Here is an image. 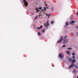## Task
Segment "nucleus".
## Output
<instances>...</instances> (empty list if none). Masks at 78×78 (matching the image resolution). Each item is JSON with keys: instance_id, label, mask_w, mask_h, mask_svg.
Wrapping results in <instances>:
<instances>
[{"instance_id": "4", "label": "nucleus", "mask_w": 78, "mask_h": 78, "mask_svg": "<svg viewBox=\"0 0 78 78\" xmlns=\"http://www.w3.org/2000/svg\"><path fill=\"white\" fill-rule=\"evenodd\" d=\"M63 40V37H61L59 40L57 42V44H59L60 42H61Z\"/></svg>"}, {"instance_id": "9", "label": "nucleus", "mask_w": 78, "mask_h": 78, "mask_svg": "<svg viewBox=\"0 0 78 78\" xmlns=\"http://www.w3.org/2000/svg\"><path fill=\"white\" fill-rule=\"evenodd\" d=\"M66 54H67L68 55H70V51H66Z\"/></svg>"}, {"instance_id": "8", "label": "nucleus", "mask_w": 78, "mask_h": 78, "mask_svg": "<svg viewBox=\"0 0 78 78\" xmlns=\"http://www.w3.org/2000/svg\"><path fill=\"white\" fill-rule=\"evenodd\" d=\"M67 42H68V40H67V39H66L64 41L63 43V44H66Z\"/></svg>"}, {"instance_id": "1", "label": "nucleus", "mask_w": 78, "mask_h": 78, "mask_svg": "<svg viewBox=\"0 0 78 78\" xmlns=\"http://www.w3.org/2000/svg\"><path fill=\"white\" fill-rule=\"evenodd\" d=\"M44 25L45 27H46V28H48V27H49V23H48V21L46 22V24L45 23H44Z\"/></svg>"}, {"instance_id": "15", "label": "nucleus", "mask_w": 78, "mask_h": 78, "mask_svg": "<svg viewBox=\"0 0 78 78\" xmlns=\"http://www.w3.org/2000/svg\"><path fill=\"white\" fill-rule=\"evenodd\" d=\"M54 23V21H52L51 22V24H53Z\"/></svg>"}, {"instance_id": "40", "label": "nucleus", "mask_w": 78, "mask_h": 78, "mask_svg": "<svg viewBox=\"0 0 78 78\" xmlns=\"http://www.w3.org/2000/svg\"><path fill=\"white\" fill-rule=\"evenodd\" d=\"M45 3H46V2H44Z\"/></svg>"}, {"instance_id": "35", "label": "nucleus", "mask_w": 78, "mask_h": 78, "mask_svg": "<svg viewBox=\"0 0 78 78\" xmlns=\"http://www.w3.org/2000/svg\"><path fill=\"white\" fill-rule=\"evenodd\" d=\"M45 5L46 6H47V4H46Z\"/></svg>"}, {"instance_id": "30", "label": "nucleus", "mask_w": 78, "mask_h": 78, "mask_svg": "<svg viewBox=\"0 0 78 78\" xmlns=\"http://www.w3.org/2000/svg\"><path fill=\"white\" fill-rule=\"evenodd\" d=\"M51 9L52 10H53V7H52L51 8Z\"/></svg>"}, {"instance_id": "24", "label": "nucleus", "mask_w": 78, "mask_h": 78, "mask_svg": "<svg viewBox=\"0 0 78 78\" xmlns=\"http://www.w3.org/2000/svg\"><path fill=\"white\" fill-rule=\"evenodd\" d=\"M42 26L41 25L40 26V29H41V28H42Z\"/></svg>"}, {"instance_id": "39", "label": "nucleus", "mask_w": 78, "mask_h": 78, "mask_svg": "<svg viewBox=\"0 0 78 78\" xmlns=\"http://www.w3.org/2000/svg\"><path fill=\"white\" fill-rule=\"evenodd\" d=\"M37 4H36V5H37Z\"/></svg>"}, {"instance_id": "29", "label": "nucleus", "mask_w": 78, "mask_h": 78, "mask_svg": "<svg viewBox=\"0 0 78 78\" xmlns=\"http://www.w3.org/2000/svg\"><path fill=\"white\" fill-rule=\"evenodd\" d=\"M76 66H78V63H76V65H75Z\"/></svg>"}, {"instance_id": "22", "label": "nucleus", "mask_w": 78, "mask_h": 78, "mask_svg": "<svg viewBox=\"0 0 78 78\" xmlns=\"http://www.w3.org/2000/svg\"><path fill=\"white\" fill-rule=\"evenodd\" d=\"M44 11H46V7H44Z\"/></svg>"}, {"instance_id": "3", "label": "nucleus", "mask_w": 78, "mask_h": 78, "mask_svg": "<svg viewBox=\"0 0 78 78\" xmlns=\"http://www.w3.org/2000/svg\"><path fill=\"white\" fill-rule=\"evenodd\" d=\"M23 2L24 3V5L25 6V7L28 6V2L26 1V0H23Z\"/></svg>"}, {"instance_id": "33", "label": "nucleus", "mask_w": 78, "mask_h": 78, "mask_svg": "<svg viewBox=\"0 0 78 78\" xmlns=\"http://www.w3.org/2000/svg\"><path fill=\"white\" fill-rule=\"evenodd\" d=\"M46 15L47 16H48V14H46Z\"/></svg>"}, {"instance_id": "26", "label": "nucleus", "mask_w": 78, "mask_h": 78, "mask_svg": "<svg viewBox=\"0 0 78 78\" xmlns=\"http://www.w3.org/2000/svg\"><path fill=\"white\" fill-rule=\"evenodd\" d=\"M66 38H67V36H65L64 37V39H66Z\"/></svg>"}, {"instance_id": "28", "label": "nucleus", "mask_w": 78, "mask_h": 78, "mask_svg": "<svg viewBox=\"0 0 78 78\" xmlns=\"http://www.w3.org/2000/svg\"><path fill=\"white\" fill-rule=\"evenodd\" d=\"M37 29H38V30H39V29H40V27H37Z\"/></svg>"}, {"instance_id": "32", "label": "nucleus", "mask_w": 78, "mask_h": 78, "mask_svg": "<svg viewBox=\"0 0 78 78\" xmlns=\"http://www.w3.org/2000/svg\"><path fill=\"white\" fill-rule=\"evenodd\" d=\"M70 20H72V18H70Z\"/></svg>"}, {"instance_id": "21", "label": "nucleus", "mask_w": 78, "mask_h": 78, "mask_svg": "<svg viewBox=\"0 0 78 78\" xmlns=\"http://www.w3.org/2000/svg\"><path fill=\"white\" fill-rule=\"evenodd\" d=\"M62 47H63V48H65V47H66V45H64L62 46Z\"/></svg>"}, {"instance_id": "36", "label": "nucleus", "mask_w": 78, "mask_h": 78, "mask_svg": "<svg viewBox=\"0 0 78 78\" xmlns=\"http://www.w3.org/2000/svg\"><path fill=\"white\" fill-rule=\"evenodd\" d=\"M42 11H44V10H43V9H42Z\"/></svg>"}, {"instance_id": "7", "label": "nucleus", "mask_w": 78, "mask_h": 78, "mask_svg": "<svg viewBox=\"0 0 78 78\" xmlns=\"http://www.w3.org/2000/svg\"><path fill=\"white\" fill-rule=\"evenodd\" d=\"M73 23H75V21L72 20L69 22V23L71 25H73Z\"/></svg>"}, {"instance_id": "34", "label": "nucleus", "mask_w": 78, "mask_h": 78, "mask_svg": "<svg viewBox=\"0 0 78 78\" xmlns=\"http://www.w3.org/2000/svg\"><path fill=\"white\" fill-rule=\"evenodd\" d=\"M41 16V15H39V17H40V16Z\"/></svg>"}, {"instance_id": "17", "label": "nucleus", "mask_w": 78, "mask_h": 78, "mask_svg": "<svg viewBox=\"0 0 78 78\" xmlns=\"http://www.w3.org/2000/svg\"><path fill=\"white\" fill-rule=\"evenodd\" d=\"M45 29H44L42 31V33H44V32H45Z\"/></svg>"}, {"instance_id": "6", "label": "nucleus", "mask_w": 78, "mask_h": 78, "mask_svg": "<svg viewBox=\"0 0 78 78\" xmlns=\"http://www.w3.org/2000/svg\"><path fill=\"white\" fill-rule=\"evenodd\" d=\"M68 60L69 62H72V59L71 58H68Z\"/></svg>"}, {"instance_id": "16", "label": "nucleus", "mask_w": 78, "mask_h": 78, "mask_svg": "<svg viewBox=\"0 0 78 78\" xmlns=\"http://www.w3.org/2000/svg\"><path fill=\"white\" fill-rule=\"evenodd\" d=\"M38 35H39V36H41V33H40V32H38Z\"/></svg>"}, {"instance_id": "25", "label": "nucleus", "mask_w": 78, "mask_h": 78, "mask_svg": "<svg viewBox=\"0 0 78 78\" xmlns=\"http://www.w3.org/2000/svg\"><path fill=\"white\" fill-rule=\"evenodd\" d=\"M72 58H73V59H75V56H73L72 57Z\"/></svg>"}, {"instance_id": "37", "label": "nucleus", "mask_w": 78, "mask_h": 78, "mask_svg": "<svg viewBox=\"0 0 78 78\" xmlns=\"http://www.w3.org/2000/svg\"><path fill=\"white\" fill-rule=\"evenodd\" d=\"M76 28H78V27H77V26H76Z\"/></svg>"}, {"instance_id": "18", "label": "nucleus", "mask_w": 78, "mask_h": 78, "mask_svg": "<svg viewBox=\"0 0 78 78\" xmlns=\"http://www.w3.org/2000/svg\"><path fill=\"white\" fill-rule=\"evenodd\" d=\"M42 9V7H39V8H38V9Z\"/></svg>"}, {"instance_id": "31", "label": "nucleus", "mask_w": 78, "mask_h": 78, "mask_svg": "<svg viewBox=\"0 0 78 78\" xmlns=\"http://www.w3.org/2000/svg\"><path fill=\"white\" fill-rule=\"evenodd\" d=\"M76 15H77V16H78V12H77Z\"/></svg>"}, {"instance_id": "14", "label": "nucleus", "mask_w": 78, "mask_h": 78, "mask_svg": "<svg viewBox=\"0 0 78 78\" xmlns=\"http://www.w3.org/2000/svg\"><path fill=\"white\" fill-rule=\"evenodd\" d=\"M38 17V16H36L35 18V20H37V18Z\"/></svg>"}, {"instance_id": "13", "label": "nucleus", "mask_w": 78, "mask_h": 78, "mask_svg": "<svg viewBox=\"0 0 78 78\" xmlns=\"http://www.w3.org/2000/svg\"><path fill=\"white\" fill-rule=\"evenodd\" d=\"M66 26H67L69 25V23L68 22H66Z\"/></svg>"}, {"instance_id": "12", "label": "nucleus", "mask_w": 78, "mask_h": 78, "mask_svg": "<svg viewBox=\"0 0 78 78\" xmlns=\"http://www.w3.org/2000/svg\"><path fill=\"white\" fill-rule=\"evenodd\" d=\"M75 72H76V69H75L73 71V73L75 74Z\"/></svg>"}, {"instance_id": "38", "label": "nucleus", "mask_w": 78, "mask_h": 78, "mask_svg": "<svg viewBox=\"0 0 78 78\" xmlns=\"http://www.w3.org/2000/svg\"><path fill=\"white\" fill-rule=\"evenodd\" d=\"M77 78H78V75L77 76Z\"/></svg>"}, {"instance_id": "2", "label": "nucleus", "mask_w": 78, "mask_h": 78, "mask_svg": "<svg viewBox=\"0 0 78 78\" xmlns=\"http://www.w3.org/2000/svg\"><path fill=\"white\" fill-rule=\"evenodd\" d=\"M58 56L60 59H62L64 58V54L62 53H60L58 55Z\"/></svg>"}, {"instance_id": "27", "label": "nucleus", "mask_w": 78, "mask_h": 78, "mask_svg": "<svg viewBox=\"0 0 78 78\" xmlns=\"http://www.w3.org/2000/svg\"><path fill=\"white\" fill-rule=\"evenodd\" d=\"M50 16H51V14L50 13L49 14V15H48V17H50Z\"/></svg>"}, {"instance_id": "11", "label": "nucleus", "mask_w": 78, "mask_h": 78, "mask_svg": "<svg viewBox=\"0 0 78 78\" xmlns=\"http://www.w3.org/2000/svg\"><path fill=\"white\" fill-rule=\"evenodd\" d=\"M35 10H36V12H39V11H40V10L38 9H36Z\"/></svg>"}, {"instance_id": "23", "label": "nucleus", "mask_w": 78, "mask_h": 78, "mask_svg": "<svg viewBox=\"0 0 78 78\" xmlns=\"http://www.w3.org/2000/svg\"><path fill=\"white\" fill-rule=\"evenodd\" d=\"M68 50H70L72 49V48H67Z\"/></svg>"}, {"instance_id": "20", "label": "nucleus", "mask_w": 78, "mask_h": 78, "mask_svg": "<svg viewBox=\"0 0 78 78\" xmlns=\"http://www.w3.org/2000/svg\"><path fill=\"white\" fill-rule=\"evenodd\" d=\"M74 66L75 67V68L76 69H78V66H76L75 65V66Z\"/></svg>"}, {"instance_id": "5", "label": "nucleus", "mask_w": 78, "mask_h": 78, "mask_svg": "<svg viewBox=\"0 0 78 78\" xmlns=\"http://www.w3.org/2000/svg\"><path fill=\"white\" fill-rule=\"evenodd\" d=\"M71 65H70V66H69V69H71L72 68V67H74V66H75V65L73 64V63H72L71 64Z\"/></svg>"}, {"instance_id": "19", "label": "nucleus", "mask_w": 78, "mask_h": 78, "mask_svg": "<svg viewBox=\"0 0 78 78\" xmlns=\"http://www.w3.org/2000/svg\"><path fill=\"white\" fill-rule=\"evenodd\" d=\"M72 56H75V53L73 52L72 53Z\"/></svg>"}, {"instance_id": "10", "label": "nucleus", "mask_w": 78, "mask_h": 78, "mask_svg": "<svg viewBox=\"0 0 78 78\" xmlns=\"http://www.w3.org/2000/svg\"><path fill=\"white\" fill-rule=\"evenodd\" d=\"M75 61H76V60H75V59H73L72 60V63H73H73H74V62H75Z\"/></svg>"}, {"instance_id": "41", "label": "nucleus", "mask_w": 78, "mask_h": 78, "mask_svg": "<svg viewBox=\"0 0 78 78\" xmlns=\"http://www.w3.org/2000/svg\"><path fill=\"white\" fill-rule=\"evenodd\" d=\"M32 15H33V13H32Z\"/></svg>"}]
</instances>
